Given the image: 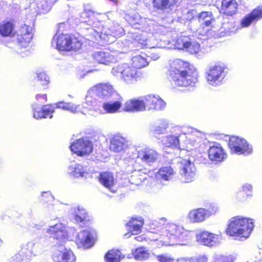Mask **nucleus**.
<instances>
[{
    "label": "nucleus",
    "instance_id": "nucleus-40",
    "mask_svg": "<svg viewBox=\"0 0 262 262\" xmlns=\"http://www.w3.org/2000/svg\"><path fill=\"white\" fill-rule=\"evenodd\" d=\"M199 21L203 27L204 26L209 27L215 21L211 12H201L199 16Z\"/></svg>",
    "mask_w": 262,
    "mask_h": 262
},
{
    "label": "nucleus",
    "instance_id": "nucleus-13",
    "mask_svg": "<svg viewBox=\"0 0 262 262\" xmlns=\"http://www.w3.org/2000/svg\"><path fill=\"white\" fill-rule=\"evenodd\" d=\"M196 240L198 243L203 245L213 247L220 243L221 237L219 234H214L208 231L204 230L197 233Z\"/></svg>",
    "mask_w": 262,
    "mask_h": 262
},
{
    "label": "nucleus",
    "instance_id": "nucleus-4",
    "mask_svg": "<svg viewBox=\"0 0 262 262\" xmlns=\"http://www.w3.org/2000/svg\"><path fill=\"white\" fill-rule=\"evenodd\" d=\"M97 15L91 11L83 12L80 16V20L82 23H86L92 27L88 29L90 35L94 38H100L106 42L111 43L115 41L116 37L119 36L123 33L122 27L117 26V28H112L110 30L112 34L106 31L103 32L102 25L99 21H97Z\"/></svg>",
    "mask_w": 262,
    "mask_h": 262
},
{
    "label": "nucleus",
    "instance_id": "nucleus-25",
    "mask_svg": "<svg viewBox=\"0 0 262 262\" xmlns=\"http://www.w3.org/2000/svg\"><path fill=\"white\" fill-rule=\"evenodd\" d=\"M262 18V9H255L251 13L245 16L241 21L242 27H248L251 24L256 22Z\"/></svg>",
    "mask_w": 262,
    "mask_h": 262
},
{
    "label": "nucleus",
    "instance_id": "nucleus-18",
    "mask_svg": "<svg viewBox=\"0 0 262 262\" xmlns=\"http://www.w3.org/2000/svg\"><path fill=\"white\" fill-rule=\"evenodd\" d=\"M182 132L183 138L186 139V143L192 146L198 145L201 141L202 135L201 132L190 127H184Z\"/></svg>",
    "mask_w": 262,
    "mask_h": 262
},
{
    "label": "nucleus",
    "instance_id": "nucleus-8",
    "mask_svg": "<svg viewBox=\"0 0 262 262\" xmlns=\"http://www.w3.org/2000/svg\"><path fill=\"white\" fill-rule=\"evenodd\" d=\"M112 73L128 84L134 83L140 77V72L127 63H122L114 67L112 70Z\"/></svg>",
    "mask_w": 262,
    "mask_h": 262
},
{
    "label": "nucleus",
    "instance_id": "nucleus-2",
    "mask_svg": "<svg viewBox=\"0 0 262 262\" xmlns=\"http://www.w3.org/2000/svg\"><path fill=\"white\" fill-rule=\"evenodd\" d=\"M68 228L61 223L49 226L47 233L56 240L52 251V259L55 262H75L76 257L73 252L65 246L68 240Z\"/></svg>",
    "mask_w": 262,
    "mask_h": 262
},
{
    "label": "nucleus",
    "instance_id": "nucleus-56",
    "mask_svg": "<svg viewBox=\"0 0 262 262\" xmlns=\"http://www.w3.org/2000/svg\"><path fill=\"white\" fill-rule=\"evenodd\" d=\"M23 256L20 253H17L9 259L7 262H22Z\"/></svg>",
    "mask_w": 262,
    "mask_h": 262
},
{
    "label": "nucleus",
    "instance_id": "nucleus-21",
    "mask_svg": "<svg viewBox=\"0 0 262 262\" xmlns=\"http://www.w3.org/2000/svg\"><path fill=\"white\" fill-rule=\"evenodd\" d=\"M97 95L94 89H91L88 91L85 96V102L84 104L88 106L92 107V108L86 110L87 114L97 116L96 111L99 108L97 107V100L96 96Z\"/></svg>",
    "mask_w": 262,
    "mask_h": 262
},
{
    "label": "nucleus",
    "instance_id": "nucleus-19",
    "mask_svg": "<svg viewBox=\"0 0 262 262\" xmlns=\"http://www.w3.org/2000/svg\"><path fill=\"white\" fill-rule=\"evenodd\" d=\"M123 110L128 112H139L145 111L144 104L142 97H140L137 98H133L126 101L124 105Z\"/></svg>",
    "mask_w": 262,
    "mask_h": 262
},
{
    "label": "nucleus",
    "instance_id": "nucleus-38",
    "mask_svg": "<svg viewBox=\"0 0 262 262\" xmlns=\"http://www.w3.org/2000/svg\"><path fill=\"white\" fill-rule=\"evenodd\" d=\"M176 3V0H152L154 7L159 10L170 9Z\"/></svg>",
    "mask_w": 262,
    "mask_h": 262
},
{
    "label": "nucleus",
    "instance_id": "nucleus-14",
    "mask_svg": "<svg viewBox=\"0 0 262 262\" xmlns=\"http://www.w3.org/2000/svg\"><path fill=\"white\" fill-rule=\"evenodd\" d=\"M142 97L145 111L160 110L165 107V102L158 95L150 94Z\"/></svg>",
    "mask_w": 262,
    "mask_h": 262
},
{
    "label": "nucleus",
    "instance_id": "nucleus-33",
    "mask_svg": "<svg viewBox=\"0 0 262 262\" xmlns=\"http://www.w3.org/2000/svg\"><path fill=\"white\" fill-rule=\"evenodd\" d=\"M183 135L181 134H170L168 136L161 137V142L166 147L177 146L180 141V139H183Z\"/></svg>",
    "mask_w": 262,
    "mask_h": 262
},
{
    "label": "nucleus",
    "instance_id": "nucleus-45",
    "mask_svg": "<svg viewBox=\"0 0 262 262\" xmlns=\"http://www.w3.org/2000/svg\"><path fill=\"white\" fill-rule=\"evenodd\" d=\"M139 159V149L129 148L124 158L126 161L132 163H135L137 159Z\"/></svg>",
    "mask_w": 262,
    "mask_h": 262
},
{
    "label": "nucleus",
    "instance_id": "nucleus-10",
    "mask_svg": "<svg viewBox=\"0 0 262 262\" xmlns=\"http://www.w3.org/2000/svg\"><path fill=\"white\" fill-rule=\"evenodd\" d=\"M229 146L232 152L237 155L248 156L253 152V148L245 139L239 137L233 136L230 138Z\"/></svg>",
    "mask_w": 262,
    "mask_h": 262
},
{
    "label": "nucleus",
    "instance_id": "nucleus-28",
    "mask_svg": "<svg viewBox=\"0 0 262 262\" xmlns=\"http://www.w3.org/2000/svg\"><path fill=\"white\" fill-rule=\"evenodd\" d=\"M38 245L33 241L29 242L23 244L21 249L19 253L23 256L31 257L36 256L39 254L37 250Z\"/></svg>",
    "mask_w": 262,
    "mask_h": 262
},
{
    "label": "nucleus",
    "instance_id": "nucleus-16",
    "mask_svg": "<svg viewBox=\"0 0 262 262\" xmlns=\"http://www.w3.org/2000/svg\"><path fill=\"white\" fill-rule=\"evenodd\" d=\"M159 158V154L153 148L146 147L139 149V159L147 165H152Z\"/></svg>",
    "mask_w": 262,
    "mask_h": 262
},
{
    "label": "nucleus",
    "instance_id": "nucleus-64",
    "mask_svg": "<svg viewBox=\"0 0 262 262\" xmlns=\"http://www.w3.org/2000/svg\"><path fill=\"white\" fill-rule=\"evenodd\" d=\"M148 41H149L148 40H146V43H145V44H146V45H148Z\"/></svg>",
    "mask_w": 262,
    "mask_h": 262
},
{
    "label": "nucleus",
    "instance_id": "nucleus-6",
    "mask_svg": "<svg viewBox=\"0 0 262 262\" xmlns=\"http://www.w3.org/2000/svg\"><path fill=\"white\" fill-rule=\"evenodd\" d=\"M55 108H59L69 111L73 113H81L85 115L86 107L81 106L80 105H75L72 103H67L63 101L59 102L54 105H45L42 107L37 104L32 105L33 117L36 119L52 117Z\"/></svg>",
    "mask_w": 262,
    "mask_h": 262
},
{
    "label": "nucleus",
    "instance_id": "nucleus-50",
    "mask_svg": "<svg viewBox=\"0 0 262 262\" xmlns=\"http://www.w3.org/2000/svg\"><path fill=\"white\" fill-rule=\"evenodd\" d=\"M36 75L38 80L40 82L42 85H47L49 83L50 78L48 76L46 73L41 71H37L36 72Z\"/></svg>",
    "mask_w": 262,
    "mask_h": 262
},
{
    "label": "nucleus",
    "instance_id": "nucleus-7",
    "mask_svg": "<svg viewBox=\"0 0 262 262\" xmlns=\"http://www.w3.org/2000/svg\"><path fill=\"white\" fill-rule=\"evenodd\" d=\"M52 45L55 46L58 50L70 51L80 49L82 43L74 36L60 34L58 31L52 39Z\"/></svg>",
    "mask_w": 262,
    "mask_h": 262
},
{
    "label": "nucleus",
    "instance_id": "nucleus-60",
    "mask_svg": "<svg viewBox=\"0 0 262 262\" xmlns=\"http://www.w3.org/2000/svg\"><path fill=\"white\" fill-rule=\"evenodd\" d=\"M150 57L152 60H156L159 58L160 55L159 54L152 53H151Z\"/></svg>",
    "mask_w": 262,
    "mask_h": 262
},
{
    "label": "nucleus",
    "instance_id": "nucleus-59",
    "mask_svg": "<svg viewBox=\"0 0 262 262\" xmlns=\"http://www.w3.org/2000/svg\"><path fill=\"white\" fill-rule=\"evenodd\" d=\"M243 189L244 191H251L252 189V186L251 184H245L243 186Z\"/></svg>",
    "mask_w": 262,
    "mask_h": 262
},
{
    "label": "nucleus",
    "instance_id": "nucleus-54",
    "mask_svg": "<svg viewBox=\"0 0 262 262\" xmlns=\"http://www.w3.org/2000/svg\"><path fill=\"white\" fill-rule=\"evenodd\" d=\"M196 12L195 10H190L185 14L183 16L184 18L188 20H191L194 16L196 15Z\"/></svg>",
    "mask_w": 262,
    "mask_h": 262
},
{
    "label": "nucleus",
    "instance_id": "nucleus-5",
    "mask_svg": "<svg viewBox=\"0 0 262 262\" xmlns=\"http://www.w3.org/2000/svg\"><path fill=\"white\" fill-rule=\"evenodd\" d=\"M254 227L253 219L236 216L228 221L226 233L234 239L243 241L250 236Z\"/></svg>",
    "mask_w": 262,
    "mask_h": 262
},
{
    "label": "nucleus",
    "instance_id": "nucleus-55",
    "mask_svg": "<svg viewBox=\"0 0 262 262\" xmlns=\"http://www.w3.org/2000/svg\"><path fill=\"white\" fill-rule=\"evenodd\" d=\"M141 221L142 223V225H143L144 221L143 219L141 217H139L138 218H132L131 220L127 224V226H132V224H139L138 223Z\"/></svg>",
    "mask_w": 262,
    "mask_h": 262
},
{
    "label": "nucleus",
    "instance_id": "nucleus-27",
    "mask_svg": "<svg viewBox=\"0 0 262 262\" xmlns=\"http://www.w3.org/2000/svg\"><path fill=\"white\" fill-rule=\"evenodd\" d=\"M127 147L126 140L120 136L113 137L111 141L110 149L115 152H120L125 150Z\"/></svg>",
    "mask_w": 262,
    "mask_h": 262
},
{
    "label": "nucleus",
    "instance_id": "nucleus-31",
    "mask_svg": "<svg viewBox=\"0 0 262 262\" xmlns=\"http://www.w3.org/2000/svg\"><path fill=\"white\" fill-rule=\"evenodd\" d=\"M68 171L74 178H83L87 173L88 168L86 166H83L80 164H74L69 166Z\"/></svg>",
    "mask_w": 262,
    "mask_h": 262
},
{
    "label": "nucleus",
    "instance_id": "nucleus-61",
    "mask_svg": "<svg viewBox=\"0 0 262 262\" xmlns=\"http://www.w3.org/2000/svg\"><path fill=\"white\" fill-rule=\"evenodd\" d=\"M134 238L135 240L140 242H143L144 240L145 239V238L143 236V235H139L138 236H136Z\"/></svg>",
    "mask_w": 262,
    "mask_h": 262
},
{
    "label": "nucleus",
    "instance_id": "nucleus-57",
    "mask_svg": "<svg viewBox=\"0 0 262 262\" xmlns=\"http://www.w3.org/2000/svg\"><path fill=\"white\" fill-rule=\"evenodd\" d=\"M57 208L54 205L50 204L48 205L47 207V211L50 214H53L54 213H55Z\"/></svg>",
    "mask_w": 262,
    "mask_h": 262
},
{
    "label": "nucleus",
    "instance_id": "nucleus-34",
    "mask_svg": "<svg viewBox=\"0 0 262 262\" xmlns=\"http://www.w3.org/2000/svg\"><path fill=\"white\" fill-rule=\"evenodd\" d=\"M237 4L235 0H223L221 11L227 15H232L237 10Z\"/></svg>",
    "mask_w": 262,
    "mask_h": 262
},
{
    "label": "nucleus",
    "instance_id": "nucleus-30",
    "mask_svg": "<svg viewBox=\"0 0 262 262\" xmlns=\"http://www.w3.org/2000/svg\"><path fill=\"white\" fill-rule=\"evenodd\" d=\"M70 212L73 219L78 223L83 222L88 217L87 211L82 207H73Z\"/></svg>",
    "mask_w": 262,
    "mask_h": 262
},
{
    "label": "nucleus",
    "instance_id": "nucleus-42",
    "mask_svg": "<svg viewBox=\"0 0 262 262\" xmlns=\"http://www.w3.org/2000/svg\"><path fill=\"white\" fill-rule=\"evenodd\" d=\"M123 258L124 256L120 251L113 249L105 254V260L106 262H119Z\"/></svg>",
    "mask_w": 262,
    "mask_h": 262
},
{
    "label": "nucleus",
    "instance_id": "nucleus-52",
    "mask_svg": "<svg viewBox=\"0 0 262 262\" xmlns=\"http://www.w3.org/2000/svg\"><path fill=\"white\" fill-rule=\"evenodd\" d=\"M219 209L217 205L215 204H210L207 209H205V212L208 218L211 215L215 214L219 211Z\"/></svg>",
    "mask_w": 262,
    "mask_h": 262
},
{
    "label": "nucleus",
    "instance_id": "nucleus-1",
    "mask_svg": "<svg viewBox=\"0 0 262 262\" xmlns=\"http://www.w3.org/2000/svg\"><path fill=\"white\" fill-rule=\"evenodd\" d=\"M165 218L155 221L150 224L148 238L151 241H160L161 245H186L191 239L190 232L182 226L172 223L166 224Z\"/></svg>",
    "mask_w": 262,
    "mask_h": 262
},
{
    "label": "nucleus",
    "instance_id": "nucleus-43",
    "mask_svg": "<svg viewBox=\"0 0 262 262\" xmlns=\"http://www.w3.org/2000/svg\"><path fill=\"white\" fill-rule=\"evenodd\" d=\"M133 67L135 69H141L147 66L148 64L146 57L141 55H136L132 58Z\"/></svg>",
    "mask_w": 262,
    "mask_h": 262
},
{
    "label": "nucleus",
    "instance_id": "nucleus-53",
    "mask_svg": "<svg viewBox=\"0 0 262 262\" xmlns=\"http://www.w3.org/2000/svg\"><path fill=\"white\" fill-rule=\"evenodd\" d=\"M222 26H223L221 27V29L219 30V31H220L221 33L224 32L225 34L228 35H230L231 33H235V32L232 30H231V28H229V27L233 26V24L232 23H224L222 25Z\"/></svg>",
    "mask_w": 262,
    "mask_h": 262
},
{
    "label": "nucleus",
    "instance_id": "nucleus-63",
    "mask_svg": "<svg viewBox=\"0 0 262 262\" xmlns=\"http://www.w3.org/2000/svg\"><path fill=\"white\" fill-rule=\"evenodd\" d=\"M147 177H146V176L144 177H139V179L141 181H142L143 180L144 181L145 179H146Z\"/></svg>",
    "mask_w": 262,
    "mask_h": 262
},
{
    "label": "nucleus",
    "instance_id": "nucleus-49",
    "mask_svg": "<svg viewBox=\"0 0 262 262\" xmlns=\"http://www.w3.org/2000/svg\"><path fill=\"white\" fill-rule=\"evenodd\" d=\"M138 224L136 225L132 224V226H127L129 232L124 234L125 238H128L130 236V232L133 235H137L141 232V228L143 226L142 222L140 221Z\"/></svg>",
    "mask_w": 262,
    "mask_h": 262
},
{
    "label": "nucleus",
    "instance_id": "nucleus-37",
    "mask_svg": "<svg viewBox=\"0 0 262 262\" xmlns=\"http://www.w3.org/2000/svg\"><path fill=\"white\" fill-rule=\"evenodd\" d=\"M53 2L51 0H36L31 4V7L37 5V10L39 12L46 13L50 10Z\"/></svg>",
    "mask_w": 262,
    "mask_h": 262
},
{
    "label": "nucleus",
    "instance_id": "nucleus-46",
    "mask_svg": "<svg viewBox=\"0 0 262 262\" xmlns=\"http://www.w3.org/2000/svg\"><path fill=\"white\" fill-rule=\"evenodd\" d=\"M126 19L132 25L143 24L145 19L142 18L139 13H134L126 16Z\"/></svg>",
    "mask_w": 262,
    "mask_h": 262
},
{
    "label": "nucleus",
    "instance_id": "nucleus-17",
    "mask_svg": "<svg viewBox=\"0 0 262 262\" xmlns=\"http://www.w3.org/2000/svg\"><path fill=\"white\" fill-rule=\"evenodd\" d=\"M75 243L79 248L88 249L93 246L94 241L91 232L84 230L77 234Z\"/></svg>",
    "mask_w": 262,
    "mask_h": 262
},
{
    "label": "nucleus",
    "instance_id": "nucleus-12",
    "mask_svg": "<svg viewBox=\"0 0 262 262\" xmlns=\"http://www.w3.org/2000/svg\"><path fill=\"white\" fill-rule=\"evenodd\" d=\"M196 170L193 163L189 160L183 159L181 162L180 174L181 181L184 183L192 181L196 176Z\"/></svg>",
    "mask_w": 262,
    "mask_h": 262
},
{
    "label": "nucleus",
    "instance_id": "nucleus-44",
    "mask_svg": "<svg viewBox=\"0 0 262 262\" xmlns=\"http://www.w3.org/2000/svg\"><path fill=\"white\" fill-rule=\"evenodd\" d=\"M235 259V257L232 255H224L214 253L211 257L210 262H234Z\"/></svg>",
    "mask_w": 262,
    "mask_h": 262
},
{
    "label": "nucleus",
    "instance_id": "nucleus-22",
    "mask_svg": "<svg viewBox=\"0 0 262 262\" xmlns=\"http://www.w3.org/2000/svg\"><path fill=\"white\" fill-rule=\"evenodd\" d=\"M100 183L111 192L115 193L117 191L115 187L116 181L112 173L109 172H102L99 176Z\"/></svg>",
    "mask_w": 262,
    "mask_h": 262
},
{
    "label": "nucleus",
    "instance_id": "nucleus-3",
    "mask_svg": "<svg viewBox=\"0 0 262 262\" xmlns=\"http://www.w3.org/2000/svg\"><path fill=\"white\" fill-rule=\"evenodd\" d=\"M169 77L174 87L193 86L198 81L199 72L193 66L176 60L169 70Z\"/></svg>",
    "mask_w": 262,
    "mask_h": 262
},
{
    "label": "nucleus",
    "instance_id": "nucleus-24",
    "mask_svg": "<svg viewBox=\"0 0 262 262\" xmlns=\"http://www.w3.org/2000/svg\"><path fill=\"white\" fill-rule=\"evenodd\" d=\"M122 106V103L119 101H108L104 102L102 104V107L103 110L100 108L96 111L97 115L100 114H114L118 113Z\"/></svg>",
    "mask_w": 262,
    "mask_h": 262
},
{
    "label": "nucleus",
    "instance_id": "nucleus-23",
    "mask_svg": "<svg viewBox=\"0 0 262 262\" xmlns=\"http://www.w3.org/2000/svg\"><path fill=\"white\" fill-rule=\"evenodd\" d=\"M208 157L212 161L220 162L226 159L227 155L222 147L217 144L210 147L208 150Z\"/></svg>",
    "mask_w": 262,
    "mask_h": 262
},
{
    "label": "nucleus",
    "instance_id": "nucleus-41",
    "mask_svg": "<svg viewBox=\"0 0 262 262\" xmlns=\"http://www.w3.org/2000/svg\"><path fill=\"white\" fill-rule=\"evenodd\" d=\"M97 95L102 97H107L113 92L112 85L108 84H101L94 88Z\"/></svg>",
    "mask_w": 262,
    "mask_h": 262
},
{
    "label": "nucleus",
    "instance_id": "nucleus-48",
    "mask_svg": "<svg viewBox=\"0 0 262 262\" xmlns=\"http://www.w3.org/2000/svg\"><path fill=\"white\" fill-rule=\"evenodd\" d=\"M180 262H208L209 257L206 254H201L193 258H180L177 259Z\"/></svg>",
    "mask_w": 262,
    "mask_h": 262
},
{
    "label": "nucleus",
    "instance_id": "nucleus-62",
    "mask_svg": "<svg viewBox=\"0 0 262 262\" xmlns=\"http://www.w3.org/2000/svg\"><path fill=\"white\" fill-rule=\"evenodd\" d=\"M45 196L49 197L51 199L53 198V196L51 195V192H50V191L43 192L42 193V196L43 197Z\"/></svg>",
    "mask_w": 262,
    "mask_h": 262
},
{
    "label": "nucleus",
    "instance_id": "nucleus-20",
    "mask_svg": "<svg viewBox=\"0 0 262 262\" xmlns=\"http://www.w3.org/2000/svg\"><path fill=\"white\" fill-rule=\"evenodd\" d=\"M93 59L97 62L105 65L115 63L117 58L110 51H99L93 54Z\"/></svg>",
    "mask_w": 262,
    "mask_h": 262
},
{
    "label": "nucleus",
    "instance_id": "nucleus-39",
    "mask_svg": "<svg viewBox=\"0 0 262 262\" xmlns=\"http://www.w3.org/2000/svg\"><path fill=\"white\" fill-rule=\"evenodd\" d=\"M132 253L134 258L139 261L146 260L150 256V253L144 247H140L132 250Z\"/></svg>",
    "mask_w": 262,
    "mask_h": 262
},
{
    "label": "nucleus",
    "instance_id": "nucleus-32",
    "mask_svg": "<svg viewBox=\"0 0 262 262\" xmlns=\"http://www.w3.org/2000/svg\"><path fill=\"white\" fill-rule=\"evenodd\" d=\"M174 174L175 171L171 166H163L156 174V178L160 180L169 181L173 178Z\"/></svg>",
    "mask_w": 262,
    "mask_h": 262
},
{
    "label": "nucleus",
    "instance_id": "nucleus-29",
    "mask_svg": "<svg viewBox=\"0 0 262 262\" xmlns=\"http://www.w3.org/2000/svg\"><path fill=\"white\" fill-rule=\"evenodd\" d=\"M168 128L169 124L168 121L163 120L160 121L158 124L151 126L150 129L157 139L161 140V135L167 134Z\"/></svg>",
    "mask_w": 262,
    "mask_h": 262
},
{
    "label": "nucleus",
    "instance_id": "nucleus-9",
    "mask_svg": "<svg viewBox=\"0 0 262 262\" xmlns=\"http://www.w3.org/2000/svg\"><path fill=\"white\" fill-rule=\"evenodd\" d=\"M227 67L219 62L210 66L205 73V78L208 85L216 87L221 85L226 75Z\"/></svg>",
    "mask_w": 262,
    "mask_h": 262
},
{
    "label": "nucleus",
    "instance_id": "nucleus-47",
    "mask_svg": "<svg viewBox=\"0 0 262 262\" xmlns=\"http://www.w3.org/2000/svg\"><path fill=\"white\" fill-rule=\"evenodd\" d=\"M186 49L192 54H198V57H201L202 55L200 44L195 41H192L191 39L190 40L188 48Z\"/></svg>",
    "mask_w": 262,
    "mask_h": 262
},
{
    "label": "nucleus",
    "instance_id": "nucleus-36",
    "mask_svg": "<svg viewBox=\"0 0 262 262\" xmlns=\"http://www.w3.org/2000/svg\"><path fill=\"white\" fill-rule=\"evenodd\" d=\"M15 25L11 21H4L0 25V35L4 37L12 36L14 34Z\"/></svg>",
    "mask_w": 262,
    "mask_h": 262
},
{
    "label": "nucleus",
    "instance_id": "nucleus-15",
    "mask_svg": "<svg viewBox=\"0 0 262 262\" xmlns=\"http://www.w3.org/2000/svg\"><path fill=\"white\" fill-rule=\"evenodd\" d=\"M32 31L31 27L24 25L16 31V38L19 46L24 48L29 46L33 38Z\"/></svg>",
    "mask_w": 262,
    "mask_h": 262
},
{
    "label": "nucleus",
    "instance_id": "nucleus-11",
    "mask_svg": "<svg viewBox=\"0 0 262 262\" xmlns=\"http://www.w3.org/2000/svg\"><path fill=\"white\" fill-rule=\"evenodd\" d=\"M71 150L79 156L89 155L93 151L92 142L86 138H81L74 141L70 146Z\"/></svg>",
    "mask_w": 262,
    "mask_h": 262
},
{
    "label": "nucleus",
    "instance_id": "nucleus-35",
    "mask_svg": "<svg viewBox=\"0 0 262 262\" xmlns=\"http://www.w3.org/2000/svg\"><path fill=\"white\" fill-rule=\"evenodd\" d=\"M172 39L171 41H168V45L170 43H174V46L176 48L179 50H183L188 48V46L189 43V41L191 39L188 36L184 35H180L176 40H175L176 36V35H172Z\"/></svg>",
    "mask_w": 262,
    "mask_h": 262
},
{
    "label": "nucleus",
    "instance_id": "nucleus-58",
    "mask_svg": "<svg viewBox=\"0 0 262 262\" xmlns=\"http://www.w3.org/2000/svg\"><path fill=\"white\" fill-rule=\"evenodd\" d=\"M36 99L38 101H40V102L43 103L44 101H46L47 100V95L45 94L42 95L38 94V95H36Z\"/></svg>",
    "mask_w": 262,
    "mask_h": 262
},
{
    "label": "nucleus",
    "instance_id": "nucleus-26",
    "mask_svg": "<svg viewBox=\"0 0 262 262\" xmlns=\"http://www.w3.org/2000/svg\"><path fill=\"white\" fill-rule=\"evenodd\" d=\"M189 221L192 223H201L204 222L208 217L205 212V209L199 208L191 210L188 214Z\"/></svg>",
    "mask_w": 262,
    "mask_h": 262
},
{
    "label": "nucleus",
    "instance_id": "nucleus-51",
    "mask_svg": "<svg viewBox=\"0 0 262 262\" xmlns=\"http://www.w3.org/2000/svg\"><path fill=\"white\" fill-rule=\"evenodd\" d=\"M156 259L159 262H175L174 258L168 253L156 255Z\"/></svg>",
    "mask_w": 262,
    "mask_h": 262
}]
</instances>
